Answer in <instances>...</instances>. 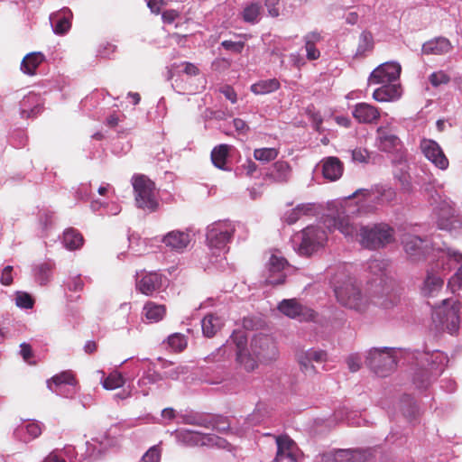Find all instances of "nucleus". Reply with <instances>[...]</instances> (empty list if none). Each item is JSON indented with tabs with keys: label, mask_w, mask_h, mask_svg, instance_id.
Wrapping results in <instances>:
<instances>
[{
	"label": "nucleus",
	"mask_w": 462,
	"mask_h": 462,
	"mask_svg": "<svg viewBox=\"0 0 462 462\" xmlns=\"http://www.w3.org/2000/svg\"><path fill=\"white\" fill-rule=\"evenodd\" d=\"M329 283L340 305L357 313H364L368 310L370 298L362 292L360 284L347 273L345 266L337 269L331 275Z\"/></svg>",
	"instance_id": "1"
},
{
	"label": "nucleus",
	"mask_w": 462,
	"mask_h": 462,
	"mask_svg": "<svg viewBox=\"0 0 462 462\" xmlns=\"http://www.w3.org/2000/svg\"><path fill=\"white\" fill-rule=\"evenodd\" d=\"M417 369L413 374V383L419 389H425L432 378L441 374L448 357L440 351H418L415 355Z\"/></svg>",
	"instance_id": "2"
},
{
	"label": "nucleus",
	"mask_w": 462,
	"mask_h": 462,
	"mask_svg": "<svg viewBox=\"0 0 462 462\" xmlns=\"http://www.w3.org/2000/svg\"><path fill=\"white\" fill-rule=\"evenodd\" d=\"M393 235V229L385 223L362 226L358 241L364 248L377 250L392 243Z\"/></svg>",
	"instance_id": "3"
},
{
	"label": "nucleus",
	"mask_w": 462,
	"mask_h": 462,
	"mask_svg": "<svg viewBox=\"0 0 462 462\" xmlns=\"http://www.w3.org/2000/svg\"><path fill=\"white\" fill-rule=\"evenodd\" d=\"M460 309L461 304L458 300H442L441 305L434 309L432 319L441 329L454 334L459 328Z\"/></svg>",
	"instance_id": "4"
},
{
	"label": "nucleus",
	"mask_w": 462,
	"mask_h": 462,
	"mask_svg": "<svg viewBox=\"0 0 462 462\" xmlns=\"http://www.w3.org/2000/svg\"><path fill=\"white\" fill-rule=\"evenodd\" d=\"M366 365L378 376H387L396 365L393 347H374L368 352Z\"/></svg>",
	"instance_id": "5"
},
{
	"label": "nucleus",
	"mask_w": 462,
	"mask_h": 462,
	"mask_svg": "<svg viewBox=\"0 0 462 462\" xmlns=\"http://www.w3.org/2000/svg\"><path fill=\"white\" fill-rule=\"evenodd\" d=\"M133 187L137 207L151 212L155 211L159 203L155 198L154 183L145 176H136L134 178Z\"/></svg>",
	"instance_id": "6"
},
{
	"label": "nucleus",
	"mask_w": 462,
	"mask_h": 462,
	"mask_svg": "<svg viewBox=\"0 0 462 462\" xmlns=\"http://www.w3.org/2000/svg\"><path fill=\"white\" fill-rule=\"evenodd\" d=\"M235 225L229 220L217 221L207 228V242L210 248L226 250L235 234Z\"/></svg>",
	"instance_id": "7"
},
{
	"label": "nucleus",
	"mask_w": 462,
	"mask_h": 462,
	"mask_svg": "<svg viewBox=\"0 0 462 462\" xmlns=\"http://www.w3.org/2000/svg\"><path fill=\"white\" fill-rule=\"evenodd\" d=\"M376 144L381 152L395 153L397 161L402 163L405 161V149L401 139L386 126H380L376 130Z\"/></svg>",
	"instance_id": "8"
},
{
	"label": "nucleus",
	"mask_w": 462,
	"mask_h": 462,
	"mask_svg": "<svg viewBox=\"0 0 462 462\" xmlns=\"http://www.w3.org/2000/svg\"><path fill=\"white\" fill-rule=\"evenodd\" d=\"M251 351L262 362L275 360L278 356V348L273 338L260 333L255 335L250 344Z\"/></svg>",
	"instance_id": "9"
},
{
	"label": "nucleus",
	"mask_w": 462,
	"mask_h": 462,
	"mask_svg": "<svg viewBox=\"0 0 462 462\" xmlns=\"http://www.w3.org/2000/svg\"><path fill=\"white\" fill-rule=\"evenodd\" d=\"M231 339L236 346V362L237 364L247 372L254 370L261 363L260 359L255 356L251 351V347L246 348V337L243 332H234Z\"/></svg>",
	"instance_id": "10"
},
{
	"label": "nucleus",
	"mask_w": 462,
	"mask_h": 462,
	"mask_svg": "<svg viewBox=\"0 0 462 462\" xmlns=\"http://www.w3.org/2000/svg\"><path fill=\"white\" fill-rule=\"evenodd\" d=\"M47 387L57 395L69 398L77 392V380L70 371H64L48 380Z\"/></svg>",
	"instance_id": "11"
},
{
	"label": "nucleus",
	"mask_w": 462,
	"mask_h": 462,
	"mask_svg": "<svg viewBox=\"0 0 462 462\" xmlns=\"http://www.w3.org/2000/svg\"><path fill=\"white\" fill-rule=\"evenodd\" d=\"M433 210L438 216L437 223L440 229L451 231L462 227V219L455 216L452 202L448 198L433 207Z\"/></svg>",
	"instance_id": "12"
},
{
	"label": "nucleus",
	"mask_w": 462,
	"mask_h": 462,
	"mask_svg": "<svg viewBox=\"0 0 462 462\" xmlns=\"http://www.w3.org/2000/svg\"><path fill=\"white\" fill-rule=\"evenodd\" d=\"M281 313L290 319H298L300 321H310L315 318L313 310L302 305L296 299H285L278 304Z\"/></svg>",
	"instance_id": "13"
},
{
	"label": "nucleus",
	"mask_w": 462,
	"mask_h": 462,
	"mask_svg": "<svg viewBox=\"0 0 462 462\" xmlns=\"http://www.w3.org/2000/svg\"><path fill=\"white\" fill-rule=\"evenodd\" d=\"M401 65L398 62H384L375 68L369 77L370 84H387L393 83L399 79L401 74Z\"/></svg>",
	"instance_id": "14"
},
{
	"label": "nucleus",
	"mask_w": 462,
	"mask_h": 462,
	"mask_svg": "<svg viewBox=\"0 0 462 462\" xmlns=\"http://www.w3.org/2000/svg\"><path fill=\"white\" fill-rule=\"evenodd\" d=\"M368 452L365 449H337L322 454V462H365Z\"/></svg>",
	"instance_id": "15"
},
{
	"label": "nucleus",
	"mask_w": 462,
	"mask_h": 462,
	"mask_svg": "<svg viewBox=\"0 0 462 462\" xmlns=\"http://www.w3.org/2000/svg\"><path fill=\"white\" fill-rule=\"evenodd\" d=\"M300 241L298 253L300 255L310 256L317 250L318 227L309 226L293 238V243Z\"/></svg>",
	"instance_id": "16"
},
{
	"label": "nucleus",
	"mask_w": 462,
	"mask_h": 462,
	"mask_svg": "<svg viewBox=\"0 0 462 462\" xmlns=\"http://www.w3.org/2000/svg\"><path fill=\"white\" fill-rule=\"evenodd\" d=\"M420 150L425 157L440 170H447L449 162L439 144L430 139H423L420 142Z\"/></svg>",
	"instance_id": "17"
},
{
	"label": "nucleus",
	"mask_w": 462,
	"mask_h": 462,
	"mask_svg": "<svg viewBox=\"0 0 462 462\" xmlns=\"http://www.w3.org/2000/svg\"><path fill=\"white\" fill-rule=\"evenodd\" d=\"M277 452L273 459L274 462H298V448L296 443L288 435L275 436Z\"/></svg>",
	"instance_id": "18"
},
{
	"label": "nucleus",
	"mask_w": 462,
	"mask_h": 462,
	"mask_svg": "<svg viewBox=\"0 0 462 462\" xmlns=\"http://www.w3.org/2000/svg\"><path fill=\"white\" fill-rule=\"evenodd\" d=\"M402 243L406 253L413 260H420L425 258L431 250L430 242L417 236H406L403 238Z\"/></svg>",
	"instance_id": "19"
},
{
	"label": "nucleus",
	"mask_w": 462,
	"mask_h": 462,
	"mask_svg": "<svg viewBox=\"0 0 462 462\" xmlns=\"http://www.w3.org/2000/svg\"><path fill=\"white\" fill-rule=\"evenodd\" d=\"M168 279L157 272L147 273L137 281V289L145 295H152L167 286Z\"/></svg>",
	"instance_id": "20"
},
{
	"label": "nucleus",
	"mask_w": 462,
	"mask_h": 462,
	"mask_svg": "<svg viewBox=\"0 0 462 462\" xmlns=\"http://www.w3.org/2000/svg\"><path fill=\"white\" fill-rule=\"evenodd\" d=\"M288 262L284 257L273 254L268 262V276L266 277V283L272 285L282 284L285 282L286 275L284 269Z\"/></svg>",
	"instance_id": "21"
},
{
	"label": "nucleus",
	"mask_w": 462,
	"mask_h": 462,
	"mask_svg": "<svg viewBox=\"0 0 462 462\" xmlns=\"http://www.w3.org/2000/svg\"><path fill=\"white\" fill-rule=\"evenodd\" d=\"M190 240V235L188 232L173 230L167 233L162 241L171 250L183 252L189 245Z\"/></svg>",
	"instance_id": "22"
},
{
	"label": "nucleus",
	"mask_w": 462,
	"mask_h": 462,
	"mask_svg": "<svg viewBox=\"0 0 462 462\" xmlns=\"http://www.w3.org/2000/svg\"><path fill=\"white\" fill-rule=\"evenodd\" d=\"M352 114L359 123L363 124L375 123L380 117L378 109L367 103L356 104Z\"/></svg>",
	"instance_id": "23"
},
{
	"label": "nucleus",
	"mask_w": 462,
	"mask_h": 462,
	"mask_svg": "<svg viewBox=\"0 0 462 462\" xmlns=\"http://www.w3.org/2000/svg\"><path fill=\"white\" fill-rule=\"evenodd\" d=\"M72 13L69 8H62L61 10L53 13L50 15V23L52 26L53 32L56 34H64L70 28V18Z\"/></svg>",
	"instance_id": "24"
},
{
	"label": "nucleus",
	"mask_w": 462,
	"mask_h": 462,
	"mask_svg": "<svg viewBox=\"0 0 462 462\" xmlns=\"http://www.w3.org/2000/svg\"><path fill=\"white\" fill-rule=\"evenodd\" d=\"M300 370L306 376L316 375V363H318V349L312 347L301 352L298 356Z\"/></svg>",
	"instance_id": "25"
},
{
	"label": "nucleus",
	"mask_w": 462,
	"mask_h": 462,
	"mask_svg": "<svg viewBox=\"0 0 462 462\" xmlns=\"http://www.w3.org/2000/svg\"><path fill=\"white\" fill-rule=\"evenodd\" d=\"M343 171L344 165L337 157L330 156L323 160L322 176L326 180L336 181L342 176Z\"/></svg>",
	"instance_id": "26"
},
{
	"label": "nucleus",
	"mask_w": 462,
	"mask_h": 462,
	"mask_svg": "<svg viewBox=\"0 0 462 462\" xmlns=\"http://www.w3.org/2000/svg\"><path fill=\"white\" fill-rule=\"evenodd\" d=\"M316 212L317 207L314 203L299 204L294 208L286 211L282 220L288 225H292L302 216H314Z\"/></svg>",
	"instance_id": "27"
},
{
	"label": "nucleus",
	"mask_w": 462,
	"mask_h": 462,
	"mask_svg": "<svg viewBox=\"0 0 462 462\" xmlns=\"http://www.w3.org/2000/svg\"><path fill=\"white\" fill-rule=\"evenodd\" d=\"M42 428L38 421H28L19 425L14 432V437L23 441L28 442L42 434Z\"/></svg>",
	"instance_id": "28"
},
{
	"label": "nucleus",
	"mask_w": 462,
	"mask_h": 462,
	"mask_svg": "<svg viewBox=\"0 0 462 462\" xmlns=\"http://www.w3.org/2000/svg\"><path fill=\"white\" fill-rule=\"evenodd\" d=\"M20 105L23 118L35 117L42 110L40 97L34 93L25 96Z\"/></svg>",
	"instance_id": "29"
},
{
	"label": "nucleus",
	"mask_w": 462,
	"mask_h": 462,
	"mask_svg": "<svg viewBox=\"0 0 462 462\" xmlns=\"http://www.w3.org/2000/svg\"><path fill=\"white\" fill-rule=\"evenodd\" d=\"M452 45L448 39L445 37H437L426 42L422 45L421 51L426 55H443L449 52Z\"/></svg>",
	"instance_id": "30"
},
{
	"label": "nucleus",
	"mask_w": 462,
	"mask_h": 462,
	"mask_svg": "<svg viewBox=\"0 0 462 462\" xmlns=\"http://www.w3.org/2000/svg\"><path fill=\"white\" fill-rule=\"evenodd\" d=\"M263 13V9L261 2L253 0L244 5L241 18L246 23L256 24L261 21Z\"/></svg>",
	"instance_id": "31"
},
{
	"label": "nucleus",
	"mask_w": 462,
	"mask_h": 462,
	"mask_svg": "<svg viewBox=\"0 0 462 462\" xmlns=\"http://www.w3.org/2000/svg\"><path fill=\"white\" fill-rule=\"evenodd\" d=\"M373 93V97L378 102H391L397 100L402 96V89L399 84H381Z\"/></svg>",
	"instance_id": "32"
},
{
	"label": "nucleus",
	"mask_w": 462,
	"mask_h": 462,
	"mask_svg": "<svg viewBox=\"0 0 462 462\" xmlns=\"http://www.w3.org/2000/svg\"><path fill=\"white\" fill-rule=\"evenodd\" d=\"M443 279L433 271H428L421 293L425 297H435L443 288Z\"/></svg>",
	"instance_id": "33"
},
{
	"label": "nucleus",
	"mask_w": 462,
	"mask_h": 462,
	"mask_svg": "<svg viewBox=\"0 0 462 462\" xmlns=\"http://www.w3.org/2000/svg\"><path fill=\"white\" fill-rule=\"evenodd\" d=\"M45 60V56L42 52L28 53L21 62V70L29 76L36 73L37 68Z\"/></svg>",
	"instance_id": "34"
},
{
	"label": "nucleus",
	"mask_w": 462,
	"mask_h": 462,
	"mask_svg": "<svg viewBox=\"0 0 462 462\" xmlns=\"http://www.w3.org/2000/svg\"><path fill=\"white\" fill-rule=\"evenodd\" d=\"M335 226L346 237L354 239H359V228L351 222L348 216H337V218L334 219Z\"/></svg>",
	"instance_id": "35"
},
{
	"label": "nucleus",
	"mask_w": 462,
	"mask_h": 462,
	"mask_svg": "<svg viewBox=\"0 0 462 462\" xmlns=\"http://www.w3.org/2000/svg\"><path fill=\"white\" fill-rule=\"evenodd\" d=\"M291 175V167L288 162L278 161L268 173L270 179L275 182H286Z\"/></svg>",
	"instance_id": "36"
},
{
	"label": "nucleus",
	"mask_w": 462,
	"mask_h": 462,
	"mask_svg": "<svg viewBox=\"0 0 462 462\" xmlns=\"http://www.w3.org/2000/svg\"><path fill=\"white\" fill-rule=\"evenodd\" d=\"M230 146L228 144H219L216 146L211 152V161L215 167L228 171L226 166Z\"/></svg>",
	"instance_id": "37"
},
{
	"label": "nucleus",
	"mask_w": 462,
	"mask_h": 462,
	"mask_svg": "<svg viewBox=\"0 0 462 462\" xmlns=\"http://www.w3.org/2000/svg\"><path fill=\"white\" fill-rule=\"evenodd\" d=\"M222 327V321L219 317L208 314L201 320V328L203 335L207 337H214Z\"/></svg>",
	"instance_id": "38"
},
{
	"label": "nucleus",
	"mask_w": 462,
	"mask_h": 462,
	"mask_svg": "<svg viewBox=\"0 0 462 462\" xmlns=\"http://www.w3.org/2000/svg\"><path fill=\"white\" fill-rule=\"evenodd\" d=\"M281 87V84L276 79H269L259 80L253 84L250 88L251 91L255 95H266L276 91Z\"/></svg>",
	"instance_id": "39"
},
{
	"label": "nucleus",
	"mask_w": 462,
	"mask_h": 462,
	"mask_svg": "<svg viewBox=\"0 0 462 462\" xmlns=\"http://www.w3.org/2000/svg\"><path fill=\"white\" fill-rule=\"evenodd\" d=\"M62 243L69 250H76L83 245V236L81 234L70 227L64 231Z\"/></svg>",
	"instance_id": "40"
},
{
	"label": "nucleus",
	"mask_w": 462,
	"mask_h": 462,
	"mask_svg": "<svg viewBox=\"0 0 462 462\" xmlns=\"http://www.w3.org/2000/svg\"><path fill=\"white\" fill-rule=\"evenodd\" d=\"M165 311L163 305L149 301L144 305L143 314L150 322H158L163 318Z\"/></svg>",
	"instance_id": "41"
},
{
	"label": "nucleus",
	"mask_w": 462,
	"mask_h": 462,
	"mask_svg": "<svg viewBox=\"0 0 462 462\" xmlns=\"http://www.w3.org/2000/svg\"><path fill=\"white\" fill-rule=\"evenodd\" d=\"M388 266V263L385 260L383 259H371L367 263V271L372 275L375 276L376 278L374 279L375 282L377 278L380 281V284L383 281V277L385 276L386 268Z\"/></svg>",
	"instance_id": "42"
},
{
	"label": "nucleus",
	"mask_w": 462,
	"mask_h": 462,
	"mask_svg": "<svg viewBox=\"0 0 462 462\" xmlns=\"http://www.w3.org/2000/svg\"><path fill=\"white\" fill-rule=\"evenodd\" d=\"M374 48V38L370 32L363 31L359 36V42L356 49V56H365L366 51H372Z\"/></svg>",
	"instance_id": "43"
},
{
	"label": "nucleus",
	"mask_w": 462,
	"mask_h": 462,
	"mask_svg": "<svg viewBox=\"0 0 462 462\" xmlns=\"http://www.w3.org/2000/svg\"><path fill=\"white\" fill-rule=\"evenodd\" d=\"M279 152L276 148H259L254 152V159L263 162H269L277 158Z\"/></svg>",
	"instance_id": "44"
},
{
	"label": "nucleus",
	"mask_w": 462,
	"mask_h": 462,
	"mask_svg": "<svg viewBox=\"0 0 462 462\" xmlns=\"http://www.w3.org/2000/svg\"><path fill=\"white\" fill-rule=\"evenodd\" d=\"M168 346L174 352L182 351L187 346L185 337L180 333H175L168 337Z\"/></svg>",
	"instance_id": "45"
},
{
	"label": "nucleus",
	"mask_w": 462,
	"mask_h": 462,
	"mask_svg": "<svg viewBox=\"0 0 462 462\" xmlns=\"http://www.w3.org/2000/svg\"><path fill=\"white\" fill-rule=\"evenodd\" d=\"M306 56L309 60H316V45L318 43V34L316 32L308 33L305 36Z\"/></svg>",
	"instance_id": "46"
},
{
	"label": "nucleus",
	"mask_w": 462,
	"mask_h": 462,
	"mask_svg": "<svg viewBox=\"0 0 462 462\" xmlns=\"http://www.w3.org/2000/svg\"><path fill=\"white\" fill-rule=\"evenodd\" d=\"M51 267L48 263H42L35 268V278L41 285H45L51 278Z\"/></svg>",
	"instance_id": "47"
},
{
	"label": "nucleus",
	"mask_w": 462,
	"mask_h": 462,
	"mask_svg": "<svg viewBox=\"0 0 462 462\" xmlns=\"http://www.w3.org/2000/svg\"><path fill=\"white\" fill-rule=\"evenodd\" d=\"M125 380L123 376L118 373H112L106 378L104 379L102 384L106 390H115L123 386Z\"/></svg>",
	"instance_id": "48"
},
{
	"label": "nucleus",
	"mask_w": 462,
	"mask_h": 462,
	"mask_svg": "<svg viewBox=\"0 0 462 462\" xmlns=\"http://www.w3.org/2000/svg\"><path fill=\"white\" fill-rule=\"evenodd\" d=\"M15 303L22 309H32L34 301L30 294L27 292L18 291L16 293Z\"/></svg>",
	"instance_id": "49"
},
{
	"label": "nucleus",
	"mask_w": 462,
	"mask_h": 462,
	"mask_svg": "<svg viewBox=\"0 0 462 462\" xmlns=\"http://www.w3.org/2000/svg\"><path fill=\"white\" fill-rule=\"evenodd\" d=\"M221 47L225 50L231 51L233 53L240 54L242 53L245 48L244 41H230L225 40L221 42Z\"/></svg>",
	"instance_id": "50"
},
{
	"label": "nucleus",
	"mask_w": 462,
	"mask_h": 462,
	"mask_svg": "<svg viewBox=\"0 0 462 462\" xmlns=\"http://www.w3.org/2000/svg\"><path fill=\"white\" fill-rule=\"evenodd\" d=\"M429 80L433 87L437 88L442 84H448L450 81V78L444 71L440 70L431 73Z\"/></svg>",
	"instance_id": "51"
},
{
	"label": "nucleus",
	"mask_w": 462,
	"mask_h": 462,
	"mask_svg": "<svg viewBox=\"0 0 462 462\" xmlns=\"http://www.w3.org/2000/svg\"><path fill=\"white\" fill-rule=\"evenodd\" d=\"M398 299L393 294H387L386 296H378L375 298L374 304L379 305L383 309H390L396 305Z\"/></svg>",
	"instance_id": "52"
},
{
	"label": "nucleus",
	"mask_w": 462,
	"mask_h": 462,
	"mask_svg": "<svg viewBox=\"0 0 462 462\" xmlns=\"http://www.w3.org/2000/svg\"><path fill=\"white\" fill-rule=\"evenodd\" d=\"M180 418L181 423L207 427L206 420L193 413L181 414Z\"/></svg>",
	"instance_id": "53"
},
{
	"label": "nucleus",
	"mask_w": 462,
	"mask_h": 462,
	"mask_svg": "<svg viewBox=\"0 0 462 462\" xmlns=\"http://www.w3.org/2000/svg\"><path fill=\"white\" fill-rule=\"evenodd\" d=\"M336 324V319L322 318V320H319V334L330 335L334 331Z\"/></svg>",
	"instance_id": "54"
},
{
	"label": "nucleus",
	"mask_w": 462,
	"mask_h": 462,
	"mask_svg": "<svg viewBox=\"0 0 462 462\" xmlns=\"http://www.w3.org/2000/svg\"><path fill=\"white\" fill-rule=\"evenodd\" d=\"M280 1L281 0H264V6L266 7L269 16L277 18L281 14Z\"/></svg>",
	"instance_id": "55"
},
{
	"label": "nucleus",
	"mask_w": 462,
	"mask_h": 462,
	"mask_svg": "<svg viewBox=\"0 0 462 462\" xmlns=\"http://www.w3.org/2000/svg\"><path fill=\"white\" fill-rule=\"evenodd\" d=\"M160 458L161 451L157 446H153L143 456L142 462H159Z\"/></svg>",
	"instance_id": "56"
},
{
	"label": "nucleus",
	"mask_w": 462,
	"mask_h": 462,
	"mask_svg": "<svg viewBox=\"0 0 462 462\" xmlns=\"http://www.w3.org/2000/svg\"><path fill=\"white\" fill-rule=\"evenodd\" d=\"M370 155L367 150L363 148H356L352 151V160L360 163H367Z\"/></svg>",
	"instance_id": "57"
},
{
	"label": "nucleus",
	"mask_w": 462,
	"mask_h": 462,
	"mask_svg": "<svg viewBox=\"0 0 462 462\" xmlns=\"http://www.w3.org/2000/svg\"><path fill=\"white\" fill-rule=\"evenodd\" d=\"M39 219L42 230H47L52 225L53 212L42 210L40 212Z\"/></svg>",
	"instance_id": "58"
},
{
	"label": "nucleus",
	"mask_w": 462,
	"mask_h": 462,
	"mask_svg": "<svg viewBox=\"0 0 462 462\" xmlns=\"http://www.w3.org/2000/svg\"><path fill=\"white\" fill-rule=\"evenodd\" d=\"M67 287L69 291H79L83 290L84 283L79 275L69 278L67 283Z\"/></svg>",
	"instance_id": "59"
},
{
	"label": "nucleus",
	"mask_w": 462,
	"mask_h": 462,
	"mask_svg": "<svg viewBox=\"0 0 462 462\" xmlns=\"http://www.w3.org/2000/svg\"><path fill=\"white\" fill-rule=\"evenodd\" d=\"M13 266L7 265L1 272L0 282L3 285L8 286L13 282Z\"/></svg>",
	"instance_id": "60"
},
{
	"label": "nucleus",
	"mask_w": 462,
	"mask_h": 462,
	"mask_svg": "<svg viewBox=\"0 0 462 462\" xmlns=\"http://www.w3.org/2000/svg\"><path fill=\"white\" fill-rule=\"evenodd\" d=\"M429 203L435 207L437 204H439L441 200L445 199L444 196H442L438 190H436L434 188H430L429 190Z\"/></svg>",
	"instance_id": "61"
},
{
	"label": "nucleus",
	"mask_w": 462,
	"mask_h": 462,
	"mask_svg": "<svg viewBox=\"0 0 462 462\" xmlns=\"http://www.w3.org/2000/svg\"><path fill=\"white\" fill-rule=\"evenodd\" d=\"M448 286L451 287V290H455V285H457L458 288H462V265L454 274V276L448 281Z\"/></svg>",
	"instance_id": "62"
},
{
	"label": "nucleus",
	"mask_w": 462,
	"mask_h": 462,
	"mask_svg": "<svg viewBox=\"0 0 462 462\" xmlns=\"http://www.w3.org/2000/svg\"><path fill=\"white\" fill-rule=\"evenodd\" d=\"M162 379V376L160 374L153 372V373H148L147 374L143 375L140 380L139 383H155L156 382L160 381Z\"/></svg>",
	"instance_id": "63"
},
{
	"label": "nucleus",
	"mask_w": 462,
	"mask_h": 462,
	"mask_svg": "<svg viewBox=\"0 0 462 462\" xmlns=\"http://www.w3.org/2000/svg\"><path fill=\"white\" fill-rule=\"evenodd\" d=\"M221 93L225 96V97L231 101V103L235 104L237 100L236 93L235 90L229 87L226 86L221 89Z\"/></svg>",
	"instance_id": "64"
}]
</instances>
